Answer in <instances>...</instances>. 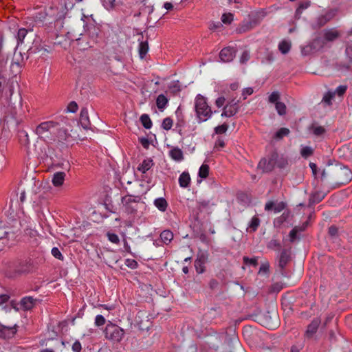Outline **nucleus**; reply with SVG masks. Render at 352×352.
I'll return each mask as SVG.
<instances>
[{"mask_svg":"<svg viewBox=\"0 0 352 352\" xmlns=\"http://www.w3.org/2000/svg\"><path fill=\"white\" fill-rule=\"evenodd\" d=\"M239 111V105L236 102L225 105L221 113L222 117L230 118L234 116Z\"/></svg>","mask_w":352,"mask_h":352,"instance_id":"nucleus-8","label":"nucleus"},{"mask_svg":"<svg viewBox=\"0 0 352 352\" xmlns=\"http://www.w3.org/2000/svg\"><path fill=\"white\" fill-rule=\"evenodd\" d=\"M148 45L147 42L142 41L140 43L139 53H140V56L142 58H144V56L146 54V53L148 52Z\"/></svg>","mask_w":352,"mask_h":352,"instance_id":"nucleus-28","label":"nucleus"},{"mask_svg":"<svg viewBox=\"0 0 352 352\" xmlns=\"http://www.w3.org/2000/svg\"><path fill=\"white\" fill-rule=\"evenodd\" d=\"M80 122L84 128L86 129L89 126V121L87 113H84L82 111L81 112Z\"/></svg>","mask_w":352,"mask_h":352,"instance_id":"nucleus-35","label":"nucleus"},{"mask_svg":"<svg viewBox=\"0 0 352 352\" xmlns=\"http://www.w3.org/2000/svg\"><path fill=\"white\" fill-rule=\"evenodd\" d=\"M253 94V89L252 87H248L242 91V97L243 100H245L248 96Z\"/></svg>","mask_w":352,"mask_h":352,"instance_id":"nucleus-48","label":"nucleus"},{"mask_svg":"<svg viewBox=\"0 0 352 352\" xmlns=\"http://www.w3.org/2000/svg\"><path fill=\"white\" fill-rule=\"evenodd\" d=\"M173 120L172 118H170V117H167L166 118H164L163 120V122H162V127L164 129V130H170L172 126H173Z\"/></svg>","mask_w":352,"mask_h":352,"instance_id":"nucleus-30","label":"nucleus"},{"mask_svg":"<svg viewBox=\"0 0 352 352\" xmlns=\"http://www.w3.org/2000/svg\"><path fill=\"white\" fill-rule=\"evenodd\" d=\"M52 254L56 258L59 260H63V256L58 250V248H53L52 250Z\"/></svg>","mask_w":352,"mask_h":352,"instance_id":"nucleus-44","label":"nucleus"},{"mask_svg":"<svg viewBox=\"0 0 352 352\" xmlns=\"http://www.w3.org/2000/svg\"><path fill=\"white\" fill-rule=\"evenodd\" d=\"M335 94L336 93H332V92H328L327 93L324 98H323V101L326 103H327L328 104H331V100L332 98L334 97L335 96Z\"/></svg>","mask_w":352,"mask_h":352,"instance_id":"nucleus-47","label":"nucleus"},{"mask_svg":"<svg viewBox=\"0 0 352 352\" xmlns=\"http://www.w3.org/2000/svg\"><path fill=\"white\" fill-rule=\"evenodd\" d=\"M236 50L234 47H224L220 52L219 58L223 62H230L234 58Z\"/></svg>","mask_w":352,"mask_h":352,"instance_id":"nucleus-6","label":"nucleus"},{"mask_svg":"<svg viewBox=\"0 0 352 352\" xmlns=\"http://www.w3.org/2000/svg\"><path fill=\"white\" fill-rule=\"evenodd\" d=\"M243 263L245 265H251L253 266H256L258 264L256 258H248V256L243 257Z\"/></svg>","mask_w":352,"mask_h":352,"instance_id":"nucleus-41","label":"nucleus"},{"mask_svg":"<svg viewBox=\"0 0 352 352\" xmlns=\"http://www.w3.org/2000/svg\"><path fill=\"white\" fill-rule=\"evenodd\" d=\"M280 98V95L277 91L272 92L269 96V102L271 103L279 102L278 100Z\"/></svg>","mask_w":352,"mask_h":352,"instance_id":"nucleus-43","label":"nucleus"},{"mask_svg":"<svg viewBox=\"0 0 352 352\" xmlns=\"http://www.w3.org/2000/svg\"><path fill=\"white\" fill-rule=\"evenodd\" d=\"M269 268H270V265L268 263H263L260 267L258 273L259 274H263V273L267 274L269 271Z\"/></svg>","mask_w":352,"mask_h":352,"instance_id":"nucleus-51","label":"nucleus"},{"mask_svg":"<svg viewBox=\"0 0 352 352\" xmlns=\"http://www.w3.org/2000/svg\"><path fill=\"white\" fill-rule=\"evenodd\" d=\"M19 25L16 23L15 19L10 20V21H9V28H10V29L13 30L14 32H17L16 38H17V40H18V44H19V43L22 41L21 38V32L22 29L19 28ZM21 63H22V51L19 47V45H17V46L15 48L14 54H13L12 65V67L14 65H16L17 67H20Z\"/></svg>","mask_w":352,"mask_h":352,"instance_id":"nucleus-2","label":"nucleus"},{"mask_svg":"<svg viewBox=\"0 0 352 352\" xmlns=\"http://www.w3.org/2000/svg\"><path fill=\"white\" fill-rule=\"evenodd\" d=\"M37 302V299L32 297L23 298V310H29L32 309Z\"/></svg>","mask_w":352,"mask_h":352,"instance_id":"nucleus-19","label":"nucleus"},{"mask_svg":"<svg viewBox=\"0 0 352 352\" xmlns=\"http://www.w3.org/2000/svg\"><path fill=\"white\" fill-rule=\"evenodd\" d=\"M16 325L13 327H7L0 324V338L3 339H10L16 333Z\"/></svg>","mask_w":352,"mask_h":352,"instance_id":"nucleus-7","label":"nucleus"},{"mask_svg":"<svg viewBox=\"0 0 352 352\" xmlns=\"http://www.w3.org/2000/svg\"><path fill=\"white\" fill-rule=\"evenodd\" d=\"M320 324L318 319L314 320L307 327L306 334L307 336H312L317 331Z\"/></svg>","mask_w":352,"mask_h":352,"instance_id":"nucleus-14","label":"nucleus"},{"mask_svg":"<svg viewBox=\"0 0 352 352\" xmlns=\"http://www.w3.org/2000/svg\"><path fill=\"white\" fill-rule=\"evenodd\" d=\"M66 174L64 172H56L54 174L52 184L56 187L61 186L65 181Z\"/></svg>","mask_w":352,"mask_h":352,"instance_id":"nucleus-10","label":"nucleus"},{"mask_svg":"<svg viewBox=\"0 0 352 352\" xmlns=\"http://www.w3.org/2000/svg\"><path fill=\"white\" fill-rule=\"evenodd\" d=\"M155 206L160 211L165 212L168 207V203L164 198H157L154 201Z\"/></svg>","mask_w":352,"mask_h":352,"instance_id":"nucleus-18","label":"nucleus"},{"mask_svg":"<svg viewBox=\"0 0 352 352\" xmlns=\"http://www.w3.org/2000/svg\"><path fill=\"white\" fill-rule=\"evenodd\" d=\"M339 36V33L336 30H330L325 32L324 38L327 41H332L338 38Z\"/></svg>","mask_w":352,"mask_h":352,"instance_id":"nucleus-26","label":"nucleus"},{"mask_svg":"<svg viewBox=\"0 0 352 352\" xmlns=\"http://www.w3.org/2000/svg\"><path fill=\"white\" fill-rule=\"evenodd\" d=\"M346 54L350 59H352V43L347 45Z\"/></svg>","mask_w":352,"mask_h":352,"instance_id":"nucleus-57","label":"nucleus"},{"mask_svg":"<svg viewBox=\"0 0 352 352\" xmlns=\"http://www.w3.org/2000/svg\"><path fill=\"white\" fill-rule=\"evenodd\" d=\"M226 144L224 140L221 138H218L215 142L216 148H223L225 147Z\"/></svg>","mask_w":352,"mask_h":352,"instance_id":"nucleus-54","label":"nucleus"},{"mask_svg":"<svg viewBox=\"0 0 352 352\" xmlns=\"http://www.w3.org/2000/svg\"><path fill=\"white\" fill-rule=\"evenodd\" d=\"M215 91L221 94H228V85L226 83H218L215 87Z\"/></svg>","mask_w":352,"mask_h":352,"instance_id":"nucleus-29","label":"nucleus"},{"mask_svg":"<svg viewBox=\"0 0 352 352\" xmlns=\"http://www.w3.org/2000/svg\"><path fill=\"white\" fill-rule=\"evenodd\" d=\"M338 230L336 226H331L329 229V233L331 235H335L337 233Z\"/></svg>","mask_w":352,"mask_h":352,"instance_id":"nucleus-63","label":"nucleus"},{"mask_svg":"<svg viewBox=\"0 0 352 352\" xmlns=\"http://www.w3.org/2000/svg\"><path fill=\"white\" fill-rule=\"evenodd\" d=\"M252 28V25L251 23H248L245 24H243L240 27H239L237 29V32L239 33H243L247 31H249Z\"/></svg>","mask_w":352,"mask_h":352,"instance_id":"nucleus-40","label":"nucleus"},{"mask_svg":"<svg viewBox=\"0 0 352 352\" xmlns=\"http://www.w3.org/2000/svg\"><path fill=\"white\" fill-rule=\"evenodd\" d=\"M170 157L177 161L181 162L184 160V154L182 151L178 147H174L169 151Z\"/></svg>","mask_w":352,"mask_h":352,"instance_id":"nucleus-13","label":"nucleus"},{"mask_svg":"<svg viewBox=\"0 0 352 352\" xmlns=\"http://www.w3.org/2000/svg\"><path fill=\"white\" fill-rule=\"evenodd\" d=\"M194 109L196 118L199 122L207 121L213 114V111L208 102L207 98L201 94H197L195 96Z\"/></svg>","mask_w":352,"mask_h":352,"instance_id":"nucleus-1","label":"nucleus"},{"mask_svg":"<svg viewBox=\"0 0 352 352\" xmlns=\"http://www.w3.org/2000/svg\"><path fill=\"white\" fill-rule=\"evenodd\" d=\"M164 8L165 9L168 10H170L173 9V4H172L171 3H170V2H166V3H164Z\"/></svg>","mask_w":352,"mask_h":352,"instance_id":"nucleus-64","label":"nucleus"},{"mask_svg":"<svg viewBox=\"0 0 352 352\" xmlns=\"http://www.w3.org/2000/svg\"><path fill=\"white\" fill-rule=\"evenodd\" d=\"M313 153L314 150L309 146H304L300 151L301 155L305 158H307L308 157L312 155Z\"/></svg>","mask_w":352,"mask_h":352,"instance_id":"nucleus-32","label":"nucleus"},{"mask_svg":"<svg viewBox=\"0 0 352 352\" xmlns=\"http://www.w3.org/2000/svg\"><path fill=\"white\" fill-rule=\"evenodd\" d=\"M291 48V43L287 41H281L278 45V49L283 54H287Z\"/></svg>","mask_w":352,"mask_h":352,"instance_id":"nucleus-27","label":"nucleus"},{"mask_svg":"<svg viewBox=\"0 0 352 352\" xmlns=\"http://www.w3.org/2000/svg\"><path fill=\"white\" fill-rule=\"evenodd\" d=\"M346 86H344V85H340L339 86L337 89H336V93L339 96H342L344 95V94L346 92Z\"/></svg>","mask_w":352,"mask_h":352,"instance_id":"nucleus-53","label":"nucleus"},{"mask_svg":"<svg viewBox=\"0 0 352 352\" xmlns=\"http://www.w3.org/2000/svg\"><path fill=\"white\" fill-rule=\"evenodd\" d=\"M276 162V155H272L268 158H263L260 160L258 164V169L261 170L264 173L272 171Z\"/></svg>","mask_w":352,"mask_h":352,"instance_id":"nucleus-5","label":"nucleus"},{"mask_svg":"<svg viewBox=\"0 0 352 352\" xmlns=\"http://www.w3.org/2000/svg\"><path fill=\"white\" fill-rule=\"evenodd\" d=\"M106 322V320L102 315H97L95 318L94 324L96 327L103 326Z\"/></svg>","mask_w":352,"mask_h":352,"instance_id":"nucleus-38","label":"nucleus"},{"mask_svg":"<svg viewBox=\"0 0 352 352\" xmlns=\"http://www.w3.org/2000/svg\"><path fill=\"white\" fill-rule=\"evenodd\" d=\"M104 334L106 339L119 342L122 340L124 332L123 329L109 321L104 330Z\"/></svg>","mask_w":352,"mask_h":352,"instance_id":"nucleus-3","label":"nucleus"},{"mask_svg":"<svg viewBox=\"0 0 352 352\" xmlns=\"http://www.w3.org/2000/svg\"><path fill=\"white\" fill-rule=\"evenodd\" d=\"M178 182H179V184L180 187L184 188H188L190 186V184L191 182V179H190L189 173L186 171L183 172L179 175Z\"/></svg>","mask_w":352,"mask_h":352,"instance_id":"nucleus-11","label":"nucleus"},{"mask_svg":"<svg viewBox=\"0 0 352 352\" xmlns=\"http://www.w3.org/2000/svg\"><path fill=\"white\" fill-rule=\"evenodd\" d=\"M133 201V197L131 195H126L122 197V203L124 204L130 203Z\"/></svg>","mask_w":352,"mask_h":352,"instance_id":"nucleus-56","label":"nucleus"},{"mask_svg":"<svg viewBox=\"0 0 352 352\" xmlns=\"http://www.w3.org/2000/svg\"><path fill=\"white\" fill-rule=\"evenodd\" d=\"M225 102H226V98L224 96H219V98H217L215 100V105L218 107V108H220L221 107H223L225 104Z\"/></svg>","mask_w":352,"mask_h":352,"instance_id":"nucleus-49","label":"nucleus"},{"mask_svg":"<svg viewBox=\"0 0 352 352\" xmlns=\"http://www.w3.org/2000/svg\"><path fill=\"white\" fill-rule=\"evenodd\" d=\"M125 263L131 269H135L138 265V262L133 259H126Z\"/></svg>","mask_w":352,"mask_h":352,"instance_id":"nucleus-50","label":"nucleus"},{"mask_svg":"<svg viewBox=\"0 0 352 352\" xmlns=\"http://www.w3.org/2000/svg\"><path fill=\"white\" fill-rule=\"evenodd\" d=\"M234 19V15L232 13H225L221 16V21L225 24H230Z\"/></svg>","mask_w":352,"mask_h":352,"instance_id":"nucleus-36","label":"nucleus"},{"mask_svg":"<svg viewBox=\"0 0 352 352\" xmlns=\"http://www.w3.org/2000/svg\"><path fill=\"white\" fill-rule=\"evenodd\" d=\"M124 248L126 252L131 254V249L126 239H124Z\"/></svg>","mask_w":352,"mask_h":352,"instance_id":"nucleus-61","label":"nucleus"},{"mask_svg":"<svg viewBox=\"0 0 352 352\" xmlns=\"http://www.w3.org/2000/svg\"><path fill=\"white\" fill-rule=\"evenodd\" d=\"M336 15V11L335 10H329L327 12L325 15L322 16L319 19V22L320 25H324L327 21L331 20L332 18L334 17Z\"/></svg>","mask_w":352,"mask_h":352,"instance_id":"nucleus-23","label":"nucleus"},{"mask_svg":"<svg viewBox=\"0 0 352 352\" xmlns=\"http://www.w3.org/2000/svg\"><path fill=\"white\" fill-rule=\"evenodd\" d=\"M82 349V346L80 342L78 340H76L72 345V350L74 352H80Z\"/></svg>","mask_w":352,"mask_h":352,"instance_id":"nucleus-52","label":"nucleus"},{"mask_svg":"<svg viewBox=\"0 0 352 352\" xmlns=\"http://www.w3.org/2000/svg\"><path fill=\"white\" fill-rule=\"evenodd\" d=\"M289 261V254L285 252H282L280 259H279V266L281 269H284V267L286 266L287 263Z\"/></svg>","mask_w":352,"mask_h":352,"instance_id":"nucleus-24","label":"nucleus"},{"mask_svg":"<svg viewBox=\"0 0 352 352\" xmlns=\"http://www.w3.org/2000/svg\"><path fill=\"white\" fill-rule=\"evenodd\" d=\"M325 130L324 127L321 126H313V132L316 135H321L324 133Z\"/></svg>","mask_w":352,"mask_h":352,"instance_id":"nucleus-46","label":"nucleus"},{"mask_svg":"<svg viewBox=\"0 0 352 352\" xmlns=\"http://www.w3.org/2000/svg\"><path fill=\"white\" fill-rule=\"evenodd\" d=\"M310 1H302L299 3L298 8L296 9V15H300L302 13V11L305 9H307L310 6Z\"/></svg>","mask_w":352,"mask_h":352,"instance_id":"nucleus-31","label":"nucleus"},{"mask_svg":"<svg viewBox=\"0 0 352 352\" xmlns=\"http://www.w3.org/2000/svg\"><path fill=\"white\" fill-rule=\"evenodd\" d=\"M69 136L70 135L69 134L67 129L62 128L57 129L56 138L58 142H63L65 141H67Z\"/></svg>","mask_w":352,"mask_h":352,"instance_id":"nucleus-15","label":"nucleus"},{"mask_svg":"<svg viewBox=\"0 0 352 352\" xmlns=\"http://www.w3.org/2000/svg\"><path fill=\"white\" fill-rule=\"evenodd\" d=\"M285 204L284 202H279V203H276V204L274 203L273 211L276 213L280 212L285 208Z\"/></svg>","mask_w":352,"mask_h":352,"instance_id":"nucleus-45","label":"nucleus"},{"mask_svg":"<svg viewBox=\"0 0 352 352\" xmlns=\"http://www.w3.org/2000/svg\"><path fill=\"white\" fill-rule=\"evenodd\" d=\"M9 300V296L6 294L0 295V305L6 302Z\"/></svg>","mask_w":352,"mask_h":352,"instance_id":"nucleus-60","label":"nucleus"},{"mask_svg":"<svg viewBox=\"0 0 352 352\" xmlns=\"http://www.w3.org/2000/svg\"><path fill=\"white\" fill-rule=\"evenodd\" d=\"M239 87V83L238 82H232L230 85L229 88L232 91H236Z\"/></svg>","mask_w":352,"mask_h":352,"instance_id":"nucleus-59","label":"nucleus"},{"mask_svg":"<svg viewBox=\"0 0 352 352\" xmlns=\"http://www.w3.org/2000/svg\"><path fill=\"white\" fill-rule=\"evenodd\" d=\"M274 203L273 201H268L265 206V210L270 211L274 210Z\"/></svg>","mask_w":352,"mask_h":352,"instance_id":"nucleus-58","label":"nucleus"},{"mask_svg":"<svg viewBox=\"0 0 352 352\" xmlns=\"http://www.w3.org/2000/svg\"><path fill=\"white\" fill-rule=\"evenodd\" d=\"M168 99L164 94H160L156 98V105L158 109L163 111L167 107Z\"/></svg>","mask_w":352,"mask_h":352,"instance_id":"nucleus-12","label":"nucleus"},{"mask_svg":"<svg viewBox=\"0 0 352 352\" xmlns=\"http://www.w3.org/2000/svg\"><path fill=\"white\" fill-rule=\"evenodd\" d=\"M249 58H250V54H249L248 52L245 51L243 52V54L241 55V62L242 63H244L249 60Z\"/></svg>","mask_w":352,"mask_h":352,"instance_id":"nucleus-55","label":"nucleus"},{"mask_svg":"<svg viewBox=\"0 0 352 352\" xmlns=\"http://www.w3.org/2000/svg\"><path fill=\"white\" fill-rule=\"evenodd\" d=\"M107 236L108 239L113 243L119 244L120 239L117 234L111 232H107Z\"/></svg>","mask_w":352,"mask_h":352,"instance_id":"nucleus-39","label":"nucleus"},{"mask_svg":"<svg viewBox=\"0 0 352 352\" xmlns=\"http://www.w3.org/2000/svg\"><path fill=\"white\" fill-rule=\"evenodd\" d=\"M99 307L104 309L108 310V311L114 309V307L113 305L109 306L107 305L101 304V305H99Z\"/></svg>","mask_w":352,"mask_h":352,"instance_id":"nucleus-62","label":"nucleus"},{"mask_svg":"<svg viewBox=\"0 0 352 352\" xmlns=\"http://www.w3.org/2000/svg\"><path fill=\"white\" fill-rule=\"evenodd\" d=\"M153 166V160L151 159L144 160L143 162L138 166V170L142 173H145Z\"/></svg>","mask_w":352,"mask_h":352,"instance_id":"nucleus-17","label":"nucleus"},{"mask_svg":"<svg viewBox=\"0 0 352 352\" xmlns=\"http://www.w3.org/2000/svg\"><path fill=\"white\" fill-rule=\"evenodd\" d=\"M160 239L163 243L168 244L173 239V234L170 230H164L160 234Z\"/></svg>","mask_w":352,"mask_h":352,"instance_id":"nucleus-20","label":"nucleus"},{"mask_svg":"<svg viewBox=\"0 0 352 352\" xmlns=\"http://www.w3.org/2000/svg\"><path fill=\"white\" fill-rule=\"evenodd\" d=\"M228 129V126L227 124L224 123L221 125H219L214 128V131L217 134H223L225 133Z\"/></svg>","mask_w":352,"mask_h":352,"instance_id":"nucleus-37","label":"nucleus"},{"mask_svg":"<svg viewBox=\"0 0 352 352\" xmlns=\"http://www.w3.org/2000/svg\"><path fill=\"white\" fill-rule=\"evenodd\" d=\"M140 121L144 128L149 129L152 126V122L147 114H142L140 117Z\"/></svg>","mask_w":352,"mask_h":352,"instance_id":"nucleus-25","label":"nucleus"},{"mask_svg":"<svg viewBox=\"0 0 352 352\" xmlns=\"http://www.w3.org/2000/svg\"><path fill=\"white\" fill-rule=\"evenodd\" d=\"M289 133V130L287 128L280 129L275 134L274 138L276 139H281L287 136Z\"/></svg>","mask_w":352,"mask_h":352,"instance_id":"nucleus-34","label":"nucleus"},{"mask_svg":"<svg viewBox=\"0 0 352 352\" xmlns=\"http://www.w3.org/2000/svg\"><path fill=\"white\" fill-rule=\"evenodd\" d=\"M307 228V223L303 224L301 227L296 226L289 232V239L291 242H294L298 236L300 232L304 231Z\"/></svg>","mask_w":352,"mask_h":352,"instance_id":"nucleus-16","label":"nucleus"},{"mask_svg":"<svg viewBox=\"0 0 352 352\" xmlns=\"http://www.w3.org/2000/svg\"><path fill=\"white\" fill-rule=\"evenodd\" d=\"M208 256L205 254H199L195 261V267L197 273H203L205 271V263H206Z\"/></svg>","mask_w":352,"mask_h":352,"instance_id":"nucleus-9","label":"nucleus"},{"mask_svg":"<svg viewBox=\"0 0 352 352\" xmlns=\"http://www.w3.org/2000/svg\"><path fill=\"white\" fill-rule=\"evenodd\" d=\"M78 109V106L76 102H70L67 107V111L68 112L75 113L77 111Z\"/></svg>","mask_w":352,"mask_h":352,"instance_id":"nucleus-42","label":"nucleus"},{"mask_svg":"<svg viewBox=\"0 0 352 352\" xmlns=\"http://www.w3.org/2000/svg\"><path fill=\"white\" fill-rule=\"evenodd\" d=\"M209 166L206 164H203L199 170V177H201V179L207 178L209 175Z\"/></svg>","mask_w":352,"mask_h":352,"instance_id":"nucleus-22","label":"nucleus"},{"mask_svg":"<svg viewBox=\"0 0 352 352\" xmlns=\"http://www.w3.org/2000/svg\"><path fill=\"white\" fill-rule=\"evenodd\" d=\"M58 125V122L53 120L43 122L36 126L35 133L39 136L43 135L46 132L52 133Z\"/></svg>","mask_w":352,"mask_h":352,"instance_id":"nucleus-4","label":"nucleus"},{"mask_svg":"<svg viewBox=\"0 0 352 352\" xmlns=\"http://www.w3.org/2000/svg\"><path fill=\"white\" fill-rule=\"evenodd\" d=\"M275 107L279 115L283 116L286 113V105L283 102H276Z\"/></svg>","mask_w":352,"mask_h":352,"instance_id":"nucleus-33","label":"nucleus"},{"mask_svg":"<svg viewBox=\"0 0 352 352\" xmlns=\"http://www.w3.org/2000/svg\"><path fill=\"white\" fill-rule=\"evenodd\" d=\"M259 223V219L256 216L253 217L248 228V231L250 232H255L257 230Z\"/></svg>","mask_w":352,"mask_h":352,"instance_id":"nucleus-21","label":"nucleus"}]
</instances>
